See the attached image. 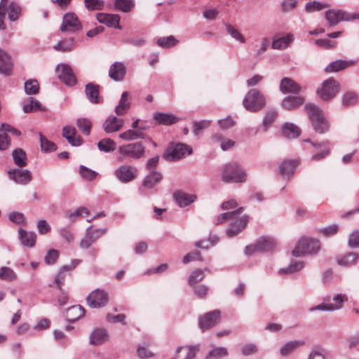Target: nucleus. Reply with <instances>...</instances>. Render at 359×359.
Listing matches in <instances>:
<instances>
[{"label": "nucleus", "instance_id": "052dcab7", "mask_svg": "<svg viewBox=\"0 0 359 359\" xmlns=\"http://www.w3.org/2000/svg\"><path fill=\"white\" fill-rule=\"evenodd\" d=\"M328 6H329L326 4L313 1L306 4L305 10L308 13H312L315 11H320Z\"/></svg>", "mask_w": 359, "mask_h": 359}, {"label": "nucleus", "instance_id": "774afa93", "mask_svg": "<svg viewBox=\"0 0 359 359\" xmlns=\"http://www.w3.org/2000/svg\"><path fill=\"white\" fill-rule=\"evenodd\" d=\"M348 243L351 248H359V229L350 233Z\"/></svg>", "mask_w": 359, "mask_h": 359}, {"label": "nucleus", "instance_id": "20e7f679", "mask_svg": "<svg viewBox=\"0 0 359 359\" xmlns=\"http://www.w3.org/2000/svg\"><path fill=\"white\" fill-rule=\"evenodd\" d=\"M246 177V173L237 163L226 164L222 171V180L225 182H244Z\"/></svg>", "mask_w": 359, "mask_h": 359}, {"label": "nucleus", "instance_id": "8fccbe9b", "mask_svg": "<svg viewBox=\"0 0 359 359\" xmlns=\"http://www.w3.org/2000/svg\"><path fill=\"white\" fill-rule=\"evenodd\" d=\"M15 164L19 167H24L27 165L26 153L21 149H16L12 153Z\"/></svg>", "mask_w": 359, "mask_h": 359}, {"label": "nucleus", "instance_id": "5fc2aeb1", "mask_svg": "<svg viewBox=\"0 0 359 359\" xmlns=\"http://www.w3.org/2000/svg\"><path fill=\"white\" fill-rule=\"evenodd\" d=\"M89 210L85 207H79L74 211L68 212L65 214V217L72 222L75 221L77 218L83 215H88Z\"/></svg>", "mask_w": 359, "mask_h": 359}, {"label": "nucleus", "instance_id": "e433bc0d", "mask_svg": "<svg viewBox=\"0 0 359 359\" xmlns=\"http://www.w3.org/2000/svg\"><path fill=\"white\" fill-rule=\"evenodd\" d=\"M295 161H284L279 166V173L285 177L293 175L297 167Z\"/></svg>", "mask_w": 359, "mask_h": 359}, {"label": "nucleus", "instance_id": "4be33fe9", "mask_svg": "<svg viewBox=\"0 0 359 359\" xmlns=\"http://www.w3.org/2000/svg\"><path fill=\"white\" fill-rule=\"evenodd\" d=\"M305 342L303 340L296 339L285 342L280 348V355L283 357L288 356L293 353L299 347L304 346Z\"/></svg>", "mask_w": 359, "mask_h": 359}, {"label": "nucleus", "instance_id": "bb28decb", "mask_svg": "<svg viewBox=\"0 0 359 359\" xmlns=\"http://www.w3.org/2000/svg\"><path fill=\"white\" fill-rule=\"evenodd\" d=\"M276 241L271 237L263 236L257 241V248L259 252H270L275 249Z\"/></svg>", "mask_w": 359, "mask_h": 359}, {"label": "nucleus", "instance_id": "de8ad7c7", "mask_svg": "<svg viewBox=\"0 0 359 359\" xmlns=\"http://www.w3.org/2000/svg\"><path fill=\"white\" fill-rule=\"evenodd\" d=\"M0 279L8 282H13L18 279V274L10 267L1 266L0 267Z\"/></svg>", "mask_w": 359, "mask_h": 359}, {"label": "nucleus", "instance_id": "dca6fc26", "mask_svg": "<svg viewBox=\"0 0 359 359\" xmlns=\"http://www.w3.org/2000/svg\"><path fill=\"white\" fill-rule=\"evenodd\" d=\"M163 178V175L160 172L156 170L150 171L143 179L141 186L139 187L140 193H144L145 190L153 189L158 184Z\"/></svg>", "mask_w": 359, "mask_h": 359}, {"label": "nucleus", "instance_id": "1a4fd4ad", "mask_svg": "<svg viewBox=\"0 0 359 359\" xmlns=\"http://www.w3.org/2000/svg\"><path fill=\"white\" fill-rule=\"evenodd\" d=\"M116 177L121 182L126 184L135 180L138 175L137 168L128 164H123L114 170Z\"/></svg>", "mask_w": 359, "mask_h": 359}, {"label": "nucleus", "instance_id": "0eeeda50", "mask_svg": "<svg viewBox=\"0 0 359 359\" xmlns=\"http://www.w3.org/2000/svg\"><path fill=\"white\" fill-rule=\"evenodd\" d=\"M325 16L330 27L337 25L341 21L359 20V13H351L340 9H330L325 12Z\"/></svg>", "mask_w": 359, "mask_h": 359}, {"label": "nucleus", "instance_id": "f3484780", "mask_svg": "<svg viewBox=\"0 0 359 359\" xmlns=\"http://www.w3.org/2000/svg\"><path fill=\"white\" fill-rule=\"evenodd\" d=\"M56 71L60 80L63 81L66 85L74 86L76 83V77L69 65L65 64L59 65L57 67Z\"/></svg>", "mask_w": 359, "mask_h": 359}, {"label": "nucleus", "instance_id": "09e8293b", "mask_svg": "<svg viewBox=\"0 0 359 359\" xmlns=\"http://www.w3.org/2000/svg\"><path fill=\"white\" fill-rule=\"evenodd\" d=\"M74 46V39L73 37L65 40L60 41L53 48L57 51L68 52L71 51Z\"/></svg>", "mask_w": 359, "mask_h": 359}, {"label": "nucleus", "instance_id": "4468645a", "mask_svg": "<svg viewBox=\"0 0 359 359\" xmlns=\"http://www.w3.org/2000/svg\"><path fill=\"white\" fill-rule=\"evenodd\" d=\"M108 302V294L100 289L93 290L87 297L88 305L91 308L104 306Z\"/></svg>", "mask_w": 359, "mask_h": 359}, {"label": "nucleus", "instance_id": "69168bd1", "mask_svg": "<svg viewBox=\"0 0 359 359\" xmlns=\"http://www.w3.org/2000/svg\"><path fill=\"white\" fill-rule=\"evenodd\" d=\"M278 116V113L276 110H269L265 116L263 118V126L265 128V130H266L271 123L275 121Z\"/></svg>", "mask_w": 359, "mask_h": 359}, {"label": "nucleus", "instance_id": "cd10ccee", "mask_svg": "<svg viewBox=\"0 0 359 359\" xmlns=\"http://www.w3.org/2000/svg\"><path fill=\"white\" fill-rule=\"evenodd\" d=\"M294 39V34H287L273 41L271 48L274 50H284L288 48Z\"/></svg>", "mask_w": 359, "mask_h": 359}, {"label": "nucleus", "instance_id": "b1692460", "mask_svg": "<svg viewBox=\"0 0 359 359\" xmlns=\"http://www.w3.org/2000/svg\"><path fill=\"white\" fill-rule=\"evenodd\" d=\"M129 93L126 91L121 94L118 105L115 107L114 112L118 116H124L128 111L131 103L128 99Z\"/></svg>", "mask_w": 359, "mask_h": 359}, {"label": "nucleus", "instance_id": "13d9d810", "mask_svg": "<svg viewBox=\"0 0 359 359\" xmlns=\"http://www.w3.org/2000/svg\"><path fill=\"white\" fill-rule=\"evenodd\" d=\"M228 355V351L224 347H217L211 350L205 359H220Z\"/></svg>", "mask_w": 359, "mask_h": 359}, {"label": "nucleus", "instance_id": "49530a36", "mask_svg": "<svg viewBox=\"0 0 359 359\" xmlns=\"http://www.w3.org/2000/svg\"><path fill=\"white\" fill-rule=\"evenodd\" d=\"M84 315V309L80 305H75L68 309L67 318L69 321H75Z\"/></svg>", "mask_w": 359, "mask_h": 359}, {"label": "nucleus", "instance_id": "a18cd8bd", "mask_svg": "<svg viewBox=\"0 0 359 359\" xmlns=\"http://www.w3.org/2000/svg\"><path fill=\"white\" fill-rule=\"evenodd\" d=\"M97 147L101 151L109 153L114 151L116 149V144L110 138H104L97 142Z\"/></svg>", "mask_w": 359, "mask_h": 359}, {"label": "nucleus", "instance_id": "6e6552de", "mask_svg": "<svg viewBox=\"0 0 359 359\" xmlns=\"http://www.w3.org/2000/svg\"><path fill=\"white\" fill-rule=\"evenodd\" d=\"M191 151L189 146L178 143L170 146L163 154V158L167 161H176L191 154Z\"/></svg>", "mask_w": 359, "mask_h": 359}, {"label": "nucleus", "instance_id": "ea45409f", "mask_svg": "<svg viewBox=\"0 0 359 359\" xmlns=\"http://www.w3.org/2000/svg\"><path fill=\"white\" fill-rule=\"evenodd\" d=\"M44 111L40 102L33 97H29L23 104V111L25 113H29L34 111Z\"/></svg>", "mask_w": 359, "mask_h": 359}, {"label": "nucleus", "instance_id": "ddd939ff", "mask_svg": "<svg viewBox=\"0 0 359 359\" xmlns=\"http://www.w3.org/2000/svg\"><path fill=\"white\" fill-rule=\"evenodd\" d=\"M81 29V24L74 13H67L62 18V22L60 27L62 32H76Z\"/></svg>", "mask_w": 359, "mask_h": 359}, {"label": "nucleus", "instance_id": "c9c22d12", "mask_svg": "<svg viewBox=\"0 0 359 359\" xmlns=\"http://www.w3.org/2000/svg\"><path fill=\"white\" fill-rule=\"evenodd\" d=\"M304 100L299 96H287L282 102V106L285 109H293L303 104Z\"/></svg>", "mask_w": 359, "mask_h": 359}, {"label": "nucleus", "instance_id": "7c9ffc66", "mask_svg": "<svg viewBox=\"0 0 359 359\" xmlns=\"http://www.w3.org/2000/svg\"><path fill=\"white\" fill-rule=\"evenodd\" d=\"M173 196L177 203L180 207H185L189 205L196 198L195 195L187 194L182 191L175 192Z\"/></svg>", "mask_w": 359, "mask_h": 359}, {"label": "nucleus", "instance_id": "393cba45", "mask_svg": "<svg viewBox=\"0 0 359 359\" xmlns=\"http://www.w3.org/2000/svg\"><path fill=\"white\" fill-rule=\"evenodd\" d=\"M280 90L283 93H298L301 86L290 78H283L280 81Z\"/></svg>", "mask_w": 359, "mask_h": 359}, {"label": "nucleus", "instance_id": "5701e85b", "mask_svg": "<svg viewBox=\"0 0 359 359\" xmlns=\"http://www.w3.org/2000/svg\"><path fill=\"white\" fill-rule=\"evenodd\" d=\"M13 65L11 57L5 50L0 48V74H11Z\"/></svg>", "mask_w": 359, "mask_h": 359}, {"label": "nucleus", "instance_id": "58836bf2", "mask_svg": "<svg viewBox=\"0 0 359 359\" xmlns=\"http://www.w3.org/2000/svg\"><path fill=\"white\" fill-rule=\"evenodd\" d=\"M118 137L126 142H130L137 139L144 138V134L143 132L140 130L128 129L124 132L121 133L118 135Z\"/></svg>", "mask_w": 359, "mask_h": 359}, {"label": "nucleus", "instance_id": "c756f323", "mask_svg": "<svg viewBox=\"0 0 359 359\" xmlns=\"http://www.w3.org/2000/svg\"><path fill=\"white\" fill-rule=\"evenodd\" d=\"M198 351L196 346H181L177 349L176 355L172 359H192Z\"/></svg>", "mask_w": 359, "mask_h": 359}, {"label": "nucleus", "instance_id": "39448f33", "mask_svg": "<svg viewBox=\"0 0 359 359\" xmlns=\"http://www.w3.org/2000/svg\"><path fill=\"white\" fill-rule=\"evenodd\" d=\"M243 104L246 110L255 112L266 105V100L259 90L254 88L247 93L243 101Z\"/></svg>", "mask_w": 359, "mask_h": 359}, {"label": "nucleus", "instance_id": "a19ab883", "mask_svg": "<svg viewBox=\"0 0 359 359\" xmlns=\"http://www.w3.org/2000/svg\"><path fill=\"white\" fill-rule=\"evenodd\" d=\"M353 62H348L346 60H339L330 62L325 69L327 72H334L342 70L350 65H353Z\"/></svg>", "mask_w": 359, "mask_h": 359}, {"label": "nucleus", "instance_id": "aec40b11", "mask_svg": "<svg viewBox=\"0 0 359 359\" xmlns=\"http://www.w3.org/2000/svg\"><path fill=\"white\" fill-rule=\"evenodd\" d=\"M96 19L100 23L104 24L108 27L121 29L119 25L120 17L118 15L99 13L96 15Z\"/></svg>", "mask_w": 359, "mask_h": 359}, {"label": "nucleus", "instance_id": "a211bd4d", "mask_svg": "<svg viewBox=\"0 0 359 359\" xmlns=\"http://www.w3.org/2000/svg\"><path fill=\"white\" fill-rule=\"evenodd\" d=\"M9 177L15 183L20 184H27L32 180V173L29 170L25 169H13L8 171Z\"/></svg>", "mask_w": 359, "mask_h": 359}, {"label": "nucleus", "instance_id": "9d476101", "mask_svg": "<svg viewBox=\"0 0 359 359\" xmlns=\"http://www.w3.org/2000/svg\"><path fill=\"white\" fill-rule=\"evenodd\" d=\"M333 303L323 302L318 305L309 308L310 312L316 311H334L342 308L344 303L347 301L346 295L338 294L332 297Z\"/></svg>", "mask_w": 359, "mask_h": 359}, {"label": "nucleus", "instance_id": "4c0bfd02", "mask_svg": "<svg viewBox=\"0 0 359 359\" xmlns=\"http://www.w3.org/2000/svg\"><path fill=\"white\" fill-rule=\"evenodd\" d=\"M359 258L355 252H348L343 257L337 259V264L341 266L349 267L355 265Z\"/></svg>", "mask_w": 359, "mask_h": 359}, {"label": "nucleus", "instance_id": "6ab92c4d", "mask_svg": "<svg viewBox=\"0 0 359 359\" xmlns=\"http://www.w3.org/2000/svg\"><path fill=\"white\" fill-rule=\"evenodd\" d=\"M123 118L116 116H109L103 123L104 130L107 133H112L119 131L124 126Z\"/></svg>", "mask_w": 359, "mask_h": 359}, {"label": "nucleus", "instance_id": "412c9836", "mask_svg": "<svg viewBox=\"0 0 359 359\" xmlns=\"http://www.w3.org/2000/svg\"><path fill=\"white\" fill-rule=\"evenodd\" d=\"M109 339L108 332L103 328L94 329L89 337V342L94 346L101 345Z\"/></svg>", "mask_w": 359, "mask_h": 359}, {"label": "nucleus", "instance_id": "9b49d317", "mask_svg": "<svg viewBox=\"0 0 359 359\" xmlns=\"http://www.w3.org/2000/svg\"><path fill=\"white\" fill-rule=\"evenodd\" d=\"M339 91V85L333 79H328L323 83L320 88L317 90V94L323 100H329L337 95Z\"/></svg>", "mask_w": 359, "mask_h": 359}, {"label": "nucleus", "instance_id": "3c124183", "mask_svg": "<svg viewBox=\"0 0 359 359\" xmlns=\"http://www.w3.org/2000/svg\"><path fill=\"white\" fill-rule=\"evenodd\" d=\"M225 27L226 32L235 40L238 41L241 43H245L246 42L245 38L244 36L229 23H225Z\"/></svg>", "mask_w": 359, "mask_h": 359}, {"label": "nucleus", "instance_id": "2eb2a0df", "mask_svg": "<svg viewBox=\"0 0 359 359\" xmlns=\"http://www.w3.org/2000/svg\"><path fill=\"white\" fill-rule=\"evenodd\" d=\"M220 318V313L218 311H213L205 313L198 318V326L203 332L210 329L217 325Z\"/></svg>", "mask_w": 359, "mask_h": 359}, {"label": "nucleus", "instance_id": "4d7b16f0", "mask_svg": "<svg viewBox=\"0 0 359 359\" xmlns=\"http://www.w3.org/2000/svg\"><path fill=\"white\" fill-rule=\"evenodd\" d=\"M134 6L133 0H116L115 1L116 8L124 13L130 12Z\"/></svg>", "mask_w": 359, "mask_h": 359}, {"label": "nucleus", "instance_id": "338daca9", "mask_svg": "<svg viewBox=\"0 0 359 359\" xmlns=\"http://www.w3.org/2000/svg\"><path fill=\"white\" fill-rule=\"evenodd\" d=\"M307 359H325V349L320 346L313 348Z\"/></svg>", "mask_w": 359, "mask_h": 359}, {"label": "nucleus", "instance_id": "473e14b6", "mask_svg": "<svg viewBox=\"0 0 359 359\" xmlns=\"http://www.w3.org/2000/svg\"><path fill=\"white\" fill-rule=\"evenodd\" d=\"M156 123L160 125H171L178 121V118L172 114L157 112L154 114Z\"/></svg>", "mask_w": 359, "mask_h": 359}, {"label": "nucleus", "instance_id": "6e6d98bb", "mask_svg": "<svg viewBox=\"0 0 359 359\" xmlns=\"http://www.w3.org/2000/svg\"><path fill=\"white\" fill-rule=\"evenodd\" d=\"M156 43L161 48H169L175 46L178 41L173 36H169L158 38Z\"/></svg>", "mask_w": 359, "mask_h": 359}, {"label": "nucleus", "instance_id": "e2e57ef3", "mask_svg": "<svg viewBox=\"0 0 359 359\" xmlns=\"http://www.w3.org/2000/svg\"><path fill=\"white\" fill-rule=\"evenodd\" d=\"M79 173L81 175V176L86 180H89V181H91L94 179H95V177H97V172L84 166V165H81L80 168H79Z\"/></svg>", "mask_w": 359, "mask_h": 359}, {"label": "nucleus", "instance_id": "7ed1b4c3", "mask_svg": "<svg viewBox=\"0 0 359 359\" xmlns=\"http://www.w3.org/2000/svg\"><path fill=\"white\" fill-rule=\"evenodd\" d=\"M305 109L316 132L323 133L327 130V122L322 110L318 106L314 104H307L305 105Z\"/></svg>", "mask_w": 359, "mask_h": 359}, {"label": "nucleus", "instance_id": "37998d69", "mask_svg": "<svg viewBox=\"0 0 359 359\" xmlns=\"http://www.w3.org/2000/svg\"><path fill=\"white\" fill-rule=\"evenodd\" d=\"M283 135L287 138H296L300 135V129L293 123H285L282 126Z\"/></svg>", "mask_w": 359, "mask_h": 359}, {"label": "nucleus", "instance_id": "f257e3e1", "mask_svg": "<svg viewBox=\"0 0 359 359\" xmlns=\"http://www.w3.org/2000/svg\"><path fill=\"white\" fill-rule=\"evenodd\" d=\"M243 208H239L235 210L226 212L218 216L217 224H221L224 221H229L230 225L227 229V235L233 237L243 231L248 222L247 215L241 216L243 212Z\"/></svg>", "mask_w": 359, "mask_h": 359}, {"label": "nucleus", "instance_id": "72a5a7b5", "mask_svg": "<svg viewBox=\"0 0 359 359\" xmlns=\"http://www.w3.org/2000/svg\"><path fill=\"white\" fill-rule=\"evenodd\" d=\"M85 92L88 100L93 104L100 102L99 97V86L93 83H88L86 86Z\"/></svg>", "mask_w": 359, "mask_h": 359}, {"label": "nucleus", "instance_id": "0e129e2a", "mask_svg": "<svg viewBox=\"0 0 359 359\" xmlns=\"http://www.w3.org/2000/svg\"><path fill=\"white\" fill-rule=\"evenodd\" d=\"M41 150L45 152L53 151L56 149L53 142L49 141L41 133H39Z\"/></svg>", "mask_w": 359, "mask_h": 359}, {"label": "nucleus", "instance_id": "bf43d9fd", "mask_svg": "<svg viewBox=\"0 0 359 359\" xmlns=\"http://www.w3.org/2000/svg\"><path fill=\"white\" fill-rule=\"evenodd\" d=\"M25 90L28 95H36L39 91V84L36 79H30L25 83Z\"/></svg>", "mask_w": 359, "mask_h": 359}, {"label": "nucleus", "instance_id": "f8f14e48", "mask_svg": "<svg viewBox=\"0 0 359 359\" xmlns=\"http://www.w3.org/2000/svg\"><path fill=\"white\" fill-rule=\"evenodd\" d=\"M105 229H93L92 226L86 229L84 237L81 240L79 246L81 249H88L99 238L104 235Z\"/></svg>", "mask_w": 359, "mask_h": 359}, {"label": "nucleus", "instance_id": "864d4df0", "mask_svg": "<svg viewBox=\"0 0 359 359\" xmlns=\"http://www.w3.org/2000/svg\"><path fill=\"white\" fill-rule=\"evenodd\" d=\"M358 95L356 93L348 91L342 96V104L345 107L353 106L358 103Z\"/></svg>", "mask_w": 359, "mask_h": 359}, {"label": "nucleus", "instance_id": "603ef678", "mask_svg": "<svg viewBox=\"0 0 359 359\" xmlns=\"http://www.w3.org/2000/svg\"><path fill=\"white\" fill-rule=\"evenodd\" d=\"M304 266V264L302 262H292L287 267L280 269L278 273L281 275L291 274L300 271Z\"/></svg>", "mask_w": 359, "mask_h": 359}, {"label": "nucleus", "instance_id": "680f3d73", "mask_svg": "<svg viewBox=\"0 0 359 359\" xmlns=\"http://www.w3.org/2000/svg\"><path fill=\"white\" fill-rule=\"evenodd\" d=\"M79 129L86 135H88L90 133L91 122L89 119L85 118H81L77 120L76 123Z\"/></svg>", "mask_w": 359, "mask_h": 359}, {"label": "nucleus", "instance_id": "79ce46f5", "mask_svg": "<svg viewBox=\"0 0 359 359\" xmlns=\"http://www.w3.org/2000/svg\"><path fill=\"white\" fill-rule=\"evenodd\" d=\"M6 12L8 13V19L11 21H15L18 19L21 13V8L18 4L15 2H11L8 4L7 0L6 13Z\"/></svg>", "mask_w": 359, "mask_h": 359}, {"label": "nucleus", "instance_id": "f03ea898", "mask_svg": "<svg viewBox=\"0 0 359 359\" xmlns=\"http://www.w3.org/2000/svg\"><path fill=\"white\" fill-rule=\"evenodd\" d=\"M116 155L119 161L138 160L145 156L146 148L141 142L127 143L118 147Z\"/></svg>", "mask_w": 359, "mask_h": 359}, {"label": "nucleus", "instance_id": "f704fd0d", "mask_svg": "<svg viewBox=\"0 0 359 359\" xmlns=\"http://www.w3.org/2000/svg\"><path fill=\"white\" fill-rule=\"evenodd\" d=\"M81 262V261L79 259H74L72 262L70 266H64L63 267L61 268L59 273L56 275L55 278V283L59 288H60L64 283V280L65 278V272L72 270L76 267L77 264H79Z\"/></svg>", "mask_w": 359, "mask_h": 359}, {"label": "nucleus", "instance_id": "2f4dec72", "mask_svg": "<svg viewBox=\"0 0 359 359\" xmlns=\"http://www.w3.org/2000/svg\"><path fill=\"white\" fill-rule=\"evenodd\" d=\"M126 74V67L121 62H116L110 67L109 75L115 81H121Z\"/></svg>", "mask_w": 359, "mask_h": 359}, {"label": "nucleus", "instance_id": "423d86ee", "mask_svg": "<svg viewBox=\"0 0 359 359\" xmlns=\"http://www.w3.org/2000/svg\"><path fill=\"white\" fill-rule=\"evenodd\" d=\"M320 248L318 240L302 238L299 239L294 249L292 251V255L298 257L307 254L316 253L320 250Z\"/></svg>", "mask_w": 359, "mask_h": 359}, {"label": "nucleus", "instance_id": "a878e982", "mask_svg": "<svg viewBox=\"0 0 359 359\" xmlns=\"http://www.w3.org/2000/svg\"><path fill=\"white\" fill-rule=\"evenodd\" d=\"M19 239L25 247L32 248L36 243V235L34 232L27 231L22 228L18 230Z\"/></svg>", "mask_w": 359, "mask_h": 359}, {"label": "nucleus", "instance_id": "c03bdc74", "mask_svg": "<svg viewBox=\"0 0 359 359\" xmlns=\"http://www.w3.org/2000/svg\"><path fill=\"white\" fill-rule=\"evenodd\" d=\"M212 141L216 144H219L221 149L226 151L234 146V141L230 139L224 138L221 134L217 133L212 137Z\"/></svg>", "mask_w": 359, "mask_h": 359}, {"label": "nucleus", "instance_id": "c85d7f7f", "mask_svg": "<svg viewBox=\"0 0 359 359\" xmlns=\"http://www.w3.org/2000/svg\"><path fill=\"white\" fill-rule=\"evenodd\" d=\"M76 130L75 128L66 126L62 129V136L67 139L68 142L72 146H80L81 140L79 137L76 136Z\"/></svg>", "mask_w": 359, "mask_h": 359}]
</instances>
